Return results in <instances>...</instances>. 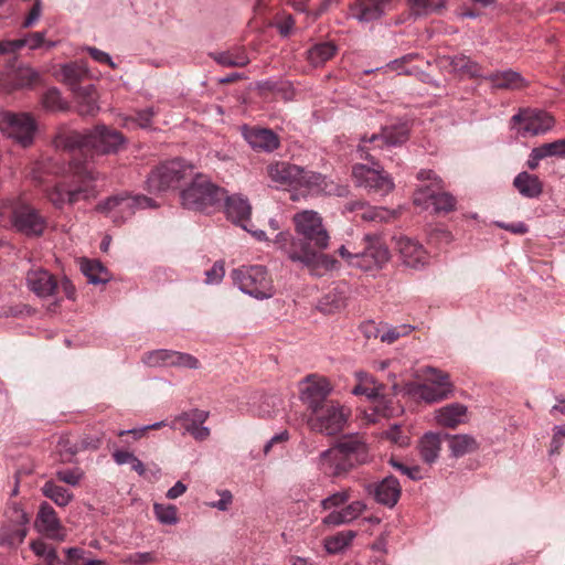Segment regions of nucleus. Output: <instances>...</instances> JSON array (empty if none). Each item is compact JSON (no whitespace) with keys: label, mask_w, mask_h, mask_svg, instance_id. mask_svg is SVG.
<instances>
[{"label":"nucleus","mask_w":565,"mask_h":565,"mask_svg":"<svg viewBox=\"0 0 565 565\" xmlns=\"http://www.w3.org/2000/svg\"><path fill=\"white\" fill-rule=\"evenodd\" d=\"M296 237L281 245L291 262L300 263L315 276H323L335 268L338 262L323 254L330 236L323 225L322 217L315 211L305 210L292 217Z\"/></svg>","instance_id":"obj_1"},{"label":"nucleus","mask_w":565,"mask_h":565,"mask_svg":"<svg viewBox=\"0 0 565 565\" xmlns=\"http://www.w3.org/2000/svg\"><path fill=\"white\" fill-rule=\"evenodd\" d=\"M56 147L71 153V168L73 172L84 180L93 181L98 178L90 166L95 154H111L124 149L126 138L124 135L106 125H97L86 132L67 131L60 134L55 140Z\"/></svg>","instance_id":"obj_2"},{"label":"nucleus","mask_w":565,"mask_h":565,"mask_svg":"<svg viewBox=\"0 0 565 565\" xmlns=\"http://www.w3.org/2000/svg\"><path fill=\"white\" fill-rule=\"evenodd\" d=\"M409 130L406 124L385 126L381 134H373L371 137L363 136L358 146L360 159L370 161L372 167L356 163L352 167V177L359 186L369 191L385 195L394 189V182L390 174L375 161L372 151L383 147H396L407 141Z\"/></svg>","instance_id":"obj_3"},{"label":"nucleus","mask_w":565,"mask_h":565,"mask_svg":"<svg viewBox=\"0 0 565 565\" xmlns=\"http://www.w3.org/2000/svg\"><path fill=\"white\" fill-rule=\"evenodd\" d=\"M366 460L367 446L362 437L354 435L341 438L333 447L322 451L318 465L323 473L340 477Z\"/></svg>","instance_id":"obj_4"},{"label":"nucleus","mask_w":565,"mask_h":565,"mask_svg":"<svg viewBox=\"0 0 565 565\" xmlns=\"http://www.w3.org/2000/svg\"><path fill=\"white\" fill-rule=\"evenodd\" d=\"M390 0H355L349 8L350 17L362 23L372 22L381 18ZM412 14L425 17L439 12L445 0H408Z\"/></svg>","instance_id":"obj_5"},{"label":"nucleus","mask_w":565,"mask_h":565,"mask_svg":"<svg viewBox=\"0 0 565 565\" xmlns=\"http://www.w3.org/2000/svg\"><path fill=\"white\" fill-rule=\"evenodd\" d=\"M190 183L180 192L181 204L184 209L206 211L220 205L225 199V190L211 182L203 174L195 173Z\"/></svg>","instance_id":"obj_6"},{"label":"nucleus","mask_w":565,"mask_h":565,"mask_svg":"<svg viewBox=\"0 0 565 565\" xmlns=\"http://www.w3.org/2000/svg\"><path fill=\"white\" fill-rule=\"evenodd\" d=\"M194 175V168L182 159L163 162L151 171L147 179L150 192H162L179 188Z\"/></svg>","instance_id":"obj_7"},{"label":"nucleus","mask_w":565,"mask_h":565,"mask_svg":"<svg viewBox=\"0 0 565 565\" xmlns=\"http://www.w3.org/2000/svg\"><path fill=\"white\" fill-rule=\"evenodd\" d=\"M267 175L277 186L312 189L321 182L322 175L288 162L270 163L266 168Z\"/></svg>","instance_id":"obj_8"},{"label":"nucleus","mask_w":565,"mask_h":565,"mask_svg":"<svg viewBox=\"0 0 565 565\" xmlns=\"http://www.w3.org/2000/svg\"><path fill=\"white\" fill-rule=\"evenodd\" d=\"M235 285L252 297L265 299L273 296V282L264 266H243L232 271Z\"/></svg>","instance_id":"obj_9"},{"label":"nucleus","mask_w":565,"mask_h":565,"mask_svg":"<svg viewBox=\"0 0 565 565\" xmlns=\"http://www.w3.org/2000/svg\"><path fill=\"white\" fill-rule=\"evenodd\" d=\"M347 423V414L343 407L337 403H327L318 412H313L308 418V426L311 430L328 436L340 433Z\"/></svg>","instance_id":"obj_10"},{"label":"nucleus","mask_w":565,"mask_h":565,"mask_svg":"<svg viewBox=\"0 0 565 565\" xmlns=\"http://www.w3.org/2000/svg\"><path fill=\"white\" fill-rule=\"evenodd\" d=\"M35 129V122L28 114L0 113V131L17 140L23 147L32 143Z\"/></svg>","instance_id":"obj_11"},{"label":"nucleus","mask_w":565,"mask_h":565,"mask_svg":"<svg viewBox=\"0 0 565 565\" xmlns=\"http://www.w3.org/2000/svg\"><path fill=\"white\" fill-rule=\"evenodd\" d=\"M151 206V199L145 195L130 196L128 194H118L108 198L97 205L100 212L109 213L114 222H122L131 216L137 209Z\"/></svg>","instance_id":"obj_12"},{"label":"nucleus","mask_w":565,"mask_h":565,"mask_svg":"<svg viewBox=\"0 0 565 565\" xmlns=\"http://www.w3.org/2000/svg\"><path fill=\"white\" fill-rule=\"evenodd\" d=\"M365 246L353 257L352 266L363 270L381 268L390 258L386 246L375 236H365Z\"/></svg>","instance_id":"obj_13"},{"label":"nucleus","mask_w":565,"mask_h":565,"mask_svg":"<svg viewBox=\"0 0 565 565\" xmlns=\"http://www.w3.org/2000/svg\"><path fill=\"white\" fill-rule=\"evenodd\" d=\"M12 226L26 236H40L46 227V222L34 207L19 202L12 207Z\"/></svg>","instance_id":"obj_14"},{"label":"nucleus","mask_w":565,"mask_h":565,"mask_svg":"<svg viewBox=\"0 0 565 565\" xmlns=\"http://www.w3.org/2000/svg\"><path fill=\"white\" fill-rule=\"evenodd\" d=\"M512 121L522 125L520 134L523 137L545 134L554 125L553 117L546 111L530 108L520 109Z\"/></svg>","instance_id":"obj_15"},{"label":"nucleus","mask_w":565,"mask_h":565,"mask_svg":"<svg viewBox=\"0 0 565 565\" xmlns=\"http://www.w3.org/2000/svg\"><path fill=\"white\" fill-rule=\"evenodd\" d=\"M46 196L55 207L63 209L66 204L74 205L82 200L95 198L96 191L90 185L83 184L71 189L65 183H58L46 189Z\"/></svg>","instance_id":"obj_16"},{"label":"nucleus","mask_w":565,"mask_h":565,"mask_svg":"<svg viewBox=\"0 0 565 565\" xmlns=\"http://www.w3.org/2000/svg\"><path fill=\"white\" fill-rule=\"evenodd\" d=\"M331 391V384L327 379L309 375L306 379V386L301 391V399L312 413L318 412L327 403L332 402L328 399Z\"/></svg>","instance_id":"obj_17"},{"label":"nucleus","mask_w":565,"mask_h":565,"mask_svg":"<svg viewBox=\"0 0 565 565\" xmlns=\"http://www.w3.org/2000/svg\"><path fill=\"white\" fill-rule=\"evenodd\" d=\"M209 418V412L201 409H191L177 416L172 422L171 428L177 429L178 425L183 429V434H190L195 440L203 441L209 438L210 429L203 426Z\"/></svg>","instance_id":"obj_18"},{"label":"nucleus","mask_w":565,"mask_h":565,"mask_svg":"<svg viewBox=\"0 0 565 565\" xmlns=\"http://www.w3.org/2000/svg\"><path fill=\"white\" fill-rule=\"evenodd\" d=\"M35 527L52 540L64 541L66 537L65 530L61 525L54 509L46 502H43L40 507Z\"/></svg>","instance_id":"obj_19"},{"label":"nucleus","mask_w":565,"mask_h":565,"mask_svg":"<svg viewBox=\"0 0 565 565\" xmlns=\"http://www.w3.org/2000/svg\"><path fill=\"white\" fill-rule=\"evenodd\" d=\"M26 286L40 298L53 296L58 290L56 278L43 268H33L26 273Z\"/></svg>","instance_id":"obj_20"},{"label":"nucleus","mask_w":565,"mask_h":565,"mask_svg":"<svg viewBox=\"0 0 565 565\" xmlns=\"http://www.w3.org/2000/svg\"><path fill=\"white\" fill-rule=\"evenodd\" d=\"M365 490L376 502L391 508L397 503L401 495V484L393 476L384 478L381 482L369 483Z\"/></svg>","instance_id":"obj_21"},{"label":"nucleus","mask_w":565,"mask_h":565,"mask_svg":"<svg viewBox=\"0 0 565 565\" xmlns=\"http://www.w3.org/2000/svg\"><path fill=\"white\" fill-rule=\"evenodd\" d=\"M396 248L407 267L420 269L428 263V255L424 247L408 237L398 238Z\"/></svg>","instance_id":"obj_22"},{"label":"nucleus","mask_w":565,"mask_h":565,"mask_svg":"<svg viewBox=\"0 0 565 565\" xmlns=\"http://www.w3.org/2000/svg\"><path fill=\"white\" fill-rule=\"evenodd\" d=\"M225 211L228 220L239 225L245 231H250L249 220L252 206L247 199L241 195L227 196L225 194Z\"/></svg>","instance_id":"obj_23"},{"label":"nucleus","mask_w":565,"mask_h":565,"mask_svg":"<svg viewBox=\"0 0 565 565\" xmlns=\"http://www.w3.org/2000/svg\"><path fill=\"white\" fill-rule=\"evenodd\" d=\"M244 138L256 151L271 152L280 145L278 136L267 128L245 129Z\"/></svg>","instance_id":"obj_24"},{"label":"nucleus","mask_w":565,"mask_h":565,"mask_svg":"<svg viewBox=\"0 0 565 565\" xmlns=\"http://www.w3.org/2000/svg\"><path fill=\"white\" fill-rule=\"evenodd\" d=\"M73 93L75 94L77 111L81 116H95L98 113V94L94 85L76 86Z\"/></svg>","instance_id":"obj_25"},{"label":"nucleus","mask_w":565,"mask_h":565,"mask_svg":"<svg viewBox=\"0 0 565 565\" xmlns=\"http://www.w3.org/2000/svg\"><path fill=\"white\" fill-rule=\"evenodd\" d=\"M349 287L344 284L338 285L327 292L318 302V309L327 315L340 311L347 306Z\"/></svg>","instance_id":"obj_26"},{"label":"nucleus","mask_w":565,"mask_h":565,"mask_svg":"<svg viewBox=\"0 0 565 565\" xmlns=\"http://www.w3.org/2000/svg\"><path fill=\"white\" fill-rule=\"evenodd\" d=\"M484 79L489 81L492 87L498 89H520L527 85L522 75L512 70L492 73L484 76Z\"/></svg>","instance_id":"obj_27"},{"label":"nucleus","mask_w":565,"mask_h":565,"mask_svg":"<svg viewBox=\"0 0 565 565\" xmlns=\"http://www.w3.org/2000/svg\"><path fill=\"white\" fill-rule=\"evenodd\" d=\"M436 420L444 427L455 428L465 422L467 407L460 403H452L436 412Z\"/></svg>","instance_id":"obj_28"},{"label":"nucleus","mask_w":565,"mask_h":565,"mask_svg":"<svg viewBox=\"0 0 565 565\" xmlns=\"http://www.w3.org/2000/svg\"><path fill=\"white\" fill-rule=\"evenodd\" d=\"M443 438L444 435L435 433H427L422 437L418 450L424 462L431 465L438 459Z\"/></svg>","instance_id":"obj_29"},{"label":"nucleus","mask_w":565,"mask_h":565,"mask_svg":"<svg viewBox=\"0 0 565 565\" xmlns=\"http://www.w3.org/2000/svg\"><path fill=\"white\" fill-rule=\"evenodd\" d=\"M366 505L362 501H353L340 511H333L323 519L327 525H341L355 520L365 510Z\"/></svg>","instance_id":"obj_30"},{"label":"nucleus","mask_w":565,"mask_h":565,"mask_svg":"<svg viewBox=\"0 0 565 565\" xmlns=\"http://www.w3.org/2000/svg\"><path fill=\"white\" fill-rule=\"evenodd\" d=\"M81 271L87 278V281L93 285L106 284L111 278L109 270L96 259H82Z\"/></svg>","instance_id":"obj_31"},{"label":"nucleus","mask_w":565,"mask_h":565,"mask_svg":"<svg viewBox=\"0 0 565 565\" xmlns=\"http://www.w3.org/2000/svg\"><path fill=\"white\" fill-rule=\"evenodd\" d=\"M513 185L525 198H537L543 191V184L535 174L526 171L519 173L513 181Z\"/></svg>","instance_id":"obj_32"},{"label":"nucleus","mask_w":565,"mask_h":565,"mask_svg":"<svg viewBox=\"0 0 565 565\" xmlns=\"http://www.w3.org/2000/svg\"><path fill=\"white\" fill-rule=\"evenodd\" d=\"M210 56L220 65L225 67H244L249 63V58L244 49L214 52Z\"/></svg>","instance_id":"obj_33"},{"label":"nucleus","mask_w":565,"mask_h":565,"mask_svg":"<svg viewBox=\"0 0 565 565\" xmlns=\"http://www.w3.org/2000/svg\"><path fill=\"white\" fill-rule=\"evenodd\" d=\"M444 438L448 441L451 455L456 458L462 457L477 449L476 440L469 435L444 434Z\"/></svg>","instance_id":"obj_34"},{"label":"nucleus","mask_w":565,"mask_h":565,"mask_svg":"<svg viewBox=\"0 0 565 565\" xmlns=\"http://www.w3.org/2000/svg\"><path fill=\"white\" fill-rule=\"evenodd\" d=\"M337 50L332 42L317 43L307 51V60L312 66L318 67L332 58Z\"/></svg>","instance_id":"obj_35"},{"label":"nucleus","mask_w":565,"mask_h":565,"mask_svg":"<svg viewBox=\"0 0 565 565\" xmlns=\"http://www.w3.org/2000/svg\"><path fill=\"white\" fill-rule=\"evenodd\" d=\"M449 65L452 71L469 77H482L481 66L466 55H456L450 58Z\"/></svg>","instance_id":"obj_36"},{"label":"nucleus","mask_w":565,"mask_h":565,"mask_svg":"<svg viewBox=\"0 0 565 565\" xmlns=\"http://www.w3.org/2000/svg\"><path fill=\"white\" fill-rule=\"evenodd\" d=\"M395 211H390L385 207H374L365 202L359 217L365 222L383 223L395 218Z\"/></svg>","instance_id":"obj_37"},{"label":"nucleus","mask_w":565,"mask_h":565,"mask_svg":"<svg viewBox=\"0 0 565 565\" xmlns=\"http://www.w3.org/2000/svg\"><path fill=\"white\" fill-rule=\"evenodd\" d=\"M43 494L54 501L60 507H66L73 499V494L65 488L54 483L53 481H46L42 487Z\"/></svg>","instance_id":"obj_38"},{"label":"nucleus","mask_w":565,"mask_h":565,"mask_svg":"<svg viewBox=\"0 0 565 565\" xmlns=\"http://www.w3.org/2000/svg\"><path fill=\"white\" fill-rule=\"evenodd\" d=\"M355 537V532L353 531H342L337 533L333 536H329L324 539V547L326 551L330 554H337L342 552L352 540Z\"/></svg>","instance_id":"obj_39"},{"label":"nucleus","mask_w":565,"mask_h":565,"mask_svg":"<svg viewBox=\"0 0 565 565\" xmlns=\"http://www.w3.org/2000/svg\"><path fill=\"white\" fill-rule=\"evenodd\" d=\"M403 331L399 330V328H383L379 329L374 324H369L366 327V337L370 338L371 335H374L375 338H380L382 342H386L388 344L395 342L401 335H404L408 332V328L406 326L401 328Z\"/></svg>","instance_id":"obj_40"},{"label":"nucleus","mask_w":565,"mask_h":565,"mask_svg":"<svg viewBox=\"0 0 565 565\" xmlns=\"http://www.w3.org/2000/svg\"><path fill=\"white\" fill-rule=\"evenodd\" d=\"M172 355H174V351L171 350H153L150 352H147L143 358L142 362L151 367H158V366H172L173 359Z\"/></svg>","instance_id":"obj_41"},{"label":"nucleus","mask_w":565,"mask_h":565,"mask_svg":"<svg viewBox=\"0 0 565 565\" xmlns=\"http://www.w3.org/2000/svg\"><path fill=\"white\" fill-rule=\"evenodd\" d=\"M40 73L30 66H20L13 72L17 87H31L40 82Z\"/></svg>","instance_id":"obj_42"},{"label":"nucleus","mask_w":565,"mask_h":565,"mask_svg":"<svg viewBox=\"0 0 565 565\" xmlns=\"http://www.w3.org/2000/svg\"><path fill=\"white\" fill-rule=\"evenodd\" d=\"M427 195L431 200V203L434 205V209L436 212H451L456 209V199L452 194L448 192H438L435 193L434 191L428 192Z\"/></svg>","instance_id":"obj_43"},{"label":"nucleus","mask_w":565,"mask_h":565,"mask_svg":"<svg viewBox=\"0 0 565 565\" xmlns=\"http://www.w3.org/2000/svg\"><path fill=\"white\" fill-rule=\"evenodd\" d=\"M451 395V388L437 387L433 384H423L419 401L426 403H437L448 398Z\"/></svg>","instance_id":"obj_44"},{"label":"nucleus","mask_w":565,"mask_h":565,"mask_svg":"<svg viewBox=\"0 0 565 565\" xmlns=\"http://www.w3.org/2000/svg\"><path fill=\"white\" fill-rule=\"evenodd\" d=\"M373 399L375 402L374 412L380 416L391 418L403 412L402 406L395 405L392 399H386L383 396L380 397V395Z\"/></svg>","instance_id":"obj_45"},{"label":"nucleus","mask_w":565,"mask_h":565,"mask_svg":"<svg viewBox=\"0 0 565 565\" xmlns=\"http://www.w3.org/2000/svg\"><path fill=\"white\" fill-rule=\"evenodd\" d=\"M61 75L63 81L74 90L76 86H82L81 81L85 76V71L76 64H67L62 67Z\"/></svg>","instance_id":"obj_46"},{"label":"nucleus","mask_w":565,"mask_h":565,"mask_svg":"<svg viewBox=\"0 0 565 565\" xmlns=\"http://www.w3.org/2000/svg\"><path fill=\"white\" fill-rule=\"evenodd\" d=\"M43 106L52 111L66 109V103L62 99L61 93L56 88L49 89L42 99Z\"/></svg>","instance_id":"obj_47"},{"label":"nucleus","mask_w":565,"mask_h":565,"mask_svg":"<svg viewBox=\"0 0 565 565\" xmlns=\"http://www.w3.org/2000/svg\"><path fill=\"white\" fill-rule=\"evenodd\" d=\"M31 550L44 561H58L55 548L41 540L33 541Z\"/></svg>","instance_id":"obj_48"},{"label":"nucleus","mask_w":565,"mask_h":565,"mask_svg":"<svg viewBox=\"0 0 565 565\" xmlns=\"http://www.w3.org/2000/svg\"><path fill=\"white\" fill-rule=\"evenodd\" d=\"M154 513L157 519L164 524H174L178 521L177 509L173 505H163L156 503Z\"/></svg>","instance_id":"obj_49"},{"label":"nucleus","mask_w":565,"mask_h":565,"mask_svg":"<svg viewBox=\"0 0 565 565\" xmlns=\"http://www.w3.org/2000/svg\"><path fill=\"white\" fill-rule=\"evenodd\" d=\"M173 364L172 366L185 367V369H199L200 362L199 360L189 354L174 351V355H172Z\"/></svg>","instance_id":"obj_50"},{"label":"nucleus","mask_w":565,"mask_h":565,"mask_svg":"<svg viewBox=\"0 0 565 565\" xmlns=\"http://www.w3.org/2000/svg\"><path fill=\"white\" fill-rule=\"evenodd\" d=\"M426 374L431 375V384L437 387H448L454 391L452 384L449 382V375L445 372H441L435 367L428 366L425 371Z\"/></svg>","instance_id":"obj_51"},{"label":"nucleus","mask_w":565,"mask_h":565,"mask_svg":"<svg viewBox=\"0 0 565 565\" xmlns=\"http://www.w3.org/2000/svg\"><path fill=\"white\" fill-rule=\"evenodd\" d=\"M83 476H84L83 471L78 468L58 470L56 472V477L60 481L67 483L70 486H73V487L77 486L81 482Z\"/></svg>","instance_id":"obj_52"},{"label":"nucleus","mask_w":565,"mask_h":565,"mask_svg":"<svg viewBox=\"0 0 565 565\" xmlns=\"http://www.w3.org/2000/svg\"><path fill=\"white\" fill-rule=\"evenodd\" d=\"M390 465L403 475L407 476L411 480H420L423 478L418 466L409 467L394 458L390 459Z\"/></svg>","instance_id":"obj_53"},{"label":"nucleus","mask_w":565,"mask_h":565,"mask_svg":"<svg viewBox=\"0 0 565 565\" xmlns=\"http://www.w3.org/2000/svg\"><path fill=\"white\" fill-rule=\"evenodd\" d=\"M350 499V493L348 490L335 492L324 500H322L321 504L324 510H329L332 508L340 507L344 504Z\"/></svg>","instance_id":"obj_54"},{"label":"nucleus","mask_w":565,"mask_h":565,"mask_svg":"<svg viewBox=\"0 0 565 565\" xmlns=\"http://www.w3.org/2000/svg\"><path fill=\"white\" fill-rule=\"evenodd\" d=\"M565 444V427L564 426H555L553 428V437L551 441L550 454L555 455L559 454L561 448Z\"/></svg>","instance_id":"obj_55"},{"label":"nucleus","mask_w":565,"mask_h":565,"mask_svg":"<svg viewBox=\"0 0 565 565\" xmlns=\"http://www.w3.org/2000/svg\"><path fill=\"white\" fill-rule=\"evenodd\" d=\"M57 448L63 461H71V458L79 451L78 445H71L66 438L58 440Z\"/></svg>","instance_id":"obj_56"},{"label":"nucleus","mask_w":565,"mask_h":565,"mask_svg":"<svg viewBox=\"0 0 565 565\" xmlns=\"http://www.w3.org/2000/svg\"><path fill=\"white\" fill-rule=\"evenodd\" d=\"M224 264L222 262H215L213 266L205 271V282L206 284H218L222 281L224 277Z\"/></svg>","instance_id":"obj_57"},{"label":"nucleus","mask_w":565,"mask_h":565,"mask_svg":"<svg viewBox=\"0 0 565 565\" xmlns=\"http://www.w3.org/2000/svg\"><path fill=\"white\" fill-rule=\"evenodd\" d=\"M45 33L44 32H34L30 33L22 39H18L19 42L22 43L23 46H29L31 50L39 49L44 44Z\"/></svg>","instance_id":"obj_58"},{"label":"nucleus","mask_w":565,"mask_h":565,"mask_svg":"<svg viewBox=\"0 0 565 565\" xmlns=\"http://www.w3.org/2000/svg\"><path fill=\"white\" fill-rule=\"evenodd\" d=\"M385 437L398 446H407L409 443L408 437L403 435L397 424L391 426L390 429L385 431Z\"/></svg>","instance_id":"obj_59"},{"label":"nucleus","mask_w":565,"mask_h":565,"mask_svg":"<svg viewBox=\"0 0 565 565\" xmlns=\"http://www.w3.org/2000/svg\"><path fill=\"white\" fill-rule=\"evenodd\" d=\"M88 54L90 55V57L98 62V63H103V64H107L109 65L111 68H116L117 67V64L113 62L110 55L97 47H93V46H87L85 49Z\"/></svg>","instance_id":"obj_60"},{"label":"nucleus","mask_w":565,"mask_h":565,"mask_svg":"<svg viewBox=\"0 0 565 565\" xmlns=\"http://www.w3.org/2000/svg\"><path fill=\"white\" fill-rule=\"evenodd\" d=\"M19 202L7 201L0 204V227H4L8 225V218L12 224V207H14Z\"/></svg>","instance_id":"obj_61"},{"label":"nucleus","mask_w":565,"mask_h":565,"mask_svg":"<svg viewBox=\"0 0 565 565\" xmlns=\"http://www.w3.org/2000/svg\"><path fill=\"white\" fill-rule=\"evenodd\" d=\"M154 561V556L150 552L134 553L128 556L127 562L132 565H148Z\"/></svg>","instance_id":"obj_62"},{"label":"nucleus","mask_w":565,"mask_h":565,"mask_svg":"<svg viewBox=\"0 0 565 565\" xmlns=\"http://www.w3.org/2000/svg\"><path fill=\"white\" fill-rule=\"evenodd\" d=\"M66 559L63 562L65 565H74L78 561H84L85 551L79 547L65 548Z\"/></svg>","instance_id":"obj_63"},{"label":"nucleus","mask_w":565,"mask_h":565,"mask_svg":"<svg viewBox=\"0 0 565 565\" xmlns=\"http://www.w3.org/2000/svg\"><path fill=\"white\" fill-rule=\"evenodd\" d=\"M22 49L19 40H0V55L13 54Z\"/></svg>","instance_id":"obj_64"}]
</instances>
